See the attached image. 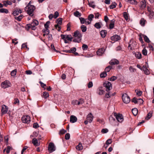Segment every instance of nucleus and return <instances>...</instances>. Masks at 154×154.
Wrapping results in <instances>:
<instances>
[{"instance_id":"f257e3e1","label":"nucleus","mask_w":154,"mask_h":154,"mask_svg":"<svg viewBox=\"0 0 154 154\" xmlns=\"http://www.w3.org/2000/svg\"><path fill=\"white\" fill-rule=\"evenodd\" d=\"M31 1H30L25 8L24 10L29 15L32 17L34 15V11L35 8L34 5H31Z\"/></svg>"},{"instance_id":"f03ea898","label":"nucleus","mask_w":154,"mask_h":154,"mask_svg":"<svg viewBox=\"0 0 154 154\" xmlns=\"http://www.w3.org/2000/svg\"><path fill=\"white\" fill-rule=\"evenodd\" d=\"M73 36L74 37L73 42L79 43L81 42L82 35L79 31L76 30Z\"/></svg>"},{"instance_id":"7ed1b4c3","label":"nucleus","mask_w":154,"mask_h":154,"mask_svg":"<svg viewBox=\"0 0 154 154\" xmlns=\"http://www.w3.org/2000/svg\"><path fill=\"white\" fill-rule=\"evenodd\" d=\"M103 86L106 88V90L108 92L112 88V85L111 83L108 81H106L104 82Z\"/></svg>"},{"instance_id":"20e7f679","label":"nucleus","mask_w":154,"mask_h":154,"mask_svg":"<svg viewBox=\"0 0 154 154\" xmlns=\"http://www.w3.org/2000/svg\"><path fill=\"white\" fill-rule=\"evenodd\" d=\"M122 100L123 102L125 103H128L130 101V98L128 95L125 93L122 96Z\"/></svg>"},{"instance_id":"39448f33","label":"nucleus","mask_w":154,"mask_h":154,"mask_svg":"<svg viewBox=\"0 0 154 154\" xmlns=\"http://www.w3.org/2000/svg\"><path fill=\"white\" fill-rule=\"evenodd\" d=\"M48 150L50 153H51L55 150V146L53 143L50 142L49 143Z\"/></svg>"},{"instance_id":"423d86ee","label":"nucleus","mask_w":154,"mask_h":154,"mask_svg":"<svg viewBox=\"0 0 154 154\" xmlns=\"http://www.w3.org/2000/svg\"><path fill=\"white\" fill-rule=\"evenodd\" d=\"M114 115L116 118L117 121L120 122H122L124 120V119L122 115V114H118L116 113H114Z\"/></svg>"},{"instance_id":"0eeeda50","label":"nucleus","mask_w":154,"mask_h":154,"mask_svg":"<svg viewBox=\"0 0 154 154\" xmlns=\"http://www.w3.org/2000/svg\"><path fill=\"white\" fill-rule=\"evenodd\" d=\"M21 120L23 122L28 124L30 121V118L28 115L23 116L22 117Z\"/></svg>"},{"instance_id":"6e6552de","label":"nucleus","mask_w":154,"mask_h":154,"mask_svg":"<svg viewBox=\"0 0 154 154\" xmlns=\"http://www.w3.org/2000/svg\"><path fill=\"white\" fill-rule=\"evenodd\" d=\"M137 45V43L135 42H131V41L130 42L128 48L131 50H133L136 47Z\"/></svg>"},{"instance_id":"1a4fd4ad","label":"nucleus","mask_w":154,"mask_h":154,"mask_svg":"<svg viewBox=\"0 0 154 154\" xmlns=\"http://www.w3.org/2000/svg\"><path fill=\"white\" fill-rule=\"evenodd\" d=\"M10 83L8 81H5L1 84V86L4 88H5L10 87Z\"/></svg>"},{"instance_id":"9d476101","label":"nucleus","mask_w":154,"mask_h":154,"mask_svg":"<svg viewBox=\"0 0 154 154\" xmlns=\"http://www.w3.org/2000/svg\"><path fill=\"white\" fill-rule=\"evenodd\" d=\"M111 39L114 41H117L121 39V38L120 36L117 35H115L110 38Z\"/></svg>"},{"instance_id":"9b49d317","label":"nucleus","mask_w":154,"mask_h":154,"mask_svg":"<svg viewBox=\"0 0 154 154\" xmlns=\"http://www.w3.org/2000/svg\"><path fill=\"white\" fill-rule=\"evenodd\" d=\"M8 111V107L5 105L2 106L1 112L3 114H6Z\"/></svg>"},{"instance_id":"f8f14e48","label":"nucleus","mask_w":154,"mask_h":154,"mask_svg":"<svg viewBox=\"0 0 154 154\" xmlns=\"http://www.w3.org/2000/svg\"><path fill=\"white\" fill-rule=\"evenodd\" d=\"M119 63V61L116 59H112L109 62V63L111 65H117Z\"/></svg>"},{"instance_id":"ddd939ff","label":"nucleus","mask_w":154,"mask_h":154,"mask_svg":"<svg viewBox=\"0 0 154 154\" xmlns=\"http://www.w3.org/2000/svg\"><path fill=\"white\" fill-rule=\"evenodd\" d=\"M22 13V10L20 9L16 8L13 12L12 13L14 16L18 15L19 13L20 14Z\"/></svg>"},{"instance_id":"4468645a","label":"nucleus","mask_w":154,"mask_h":154,"mask_svg":"<svg viewBox=\"0 0 154 154\" xmlns=\"http://www.w3.org/2000/svg\"><path fill=\"white\" fill-rule=\"evenodd\" d=\"M93 119V116L91 113H90L87 116V119L89 122L91 123Z\"/></svg>"},{"instance_id":"2eb2a0df","label":"nucleus","mask_w":154,"mask_h":154,"mask_svg":"<svg viewBox=\"0 0 154 154\" xmlns=\"http://www.w3.org/2000/svg\"><path fill=\"white\" fill-rule=\"evenodd\" d=\"M105 50L103 48L98 49L97 52V54L99 56H101L105 52Z\"/></svg>"},{"instance_id":"dca6fc26","label":"nucleus","mask_w":154,"mask_h":154,"mask_svg":"<svg viewBox=\"0 0 154 154\" xmlns=\"http://www.w3.org/2000/svg\"><path fill=\"white\" fill-rule=\"evenodd\" d=\"M77 120V119L76 116L74 115H72L70 116V122L71 123H75L76 122Z\"/></svg>"},{"instance_id":"f3484780","label":"nucleus","mask_w":154,"mask_h":154,"mask_svg":"<svg viewBox=\"0 0 154 154\" xmlns=\"http://www.w3.org/2000/svg\"><path fill=\"white\" fill-rule=\"evenodd\" d=\"M140 8L141 10H143L146 6V3L145 1H142L140 2Z\"/></svg>"},{"instance_id":"a211bd4d","label":"nucleus","mask_w":154,"mask_h":154,"mask_svg":"<svg viewBox=\"0 0 154 154\" xmlns=\"http://www.w3.org/2000/svg\"><path fill=\"white\" fill-rule=\"evenodd\" d=\"M142 70L144 71L145 74L146 75H148L150 73L149 71L147 68L146 66L144 65L143 66Z\"/></svg>"},{"instance_id":"6ab92c4d","label":"nucleus","mask_w":154,"mask_h":154,"mask_svg":"<svg viewBox=\"0 0 154 154\" xmlns=\"http://www.w3.org/2000/svg\"><path fill=\"white\" fill-rule=\"evenodd\" d=\"M115 20L114 19H112L111 20V23L109 24V29H112L114 26Z\"/></svg>"},{"instance_id":"aec40b11","label":"nucleus","mask_w":154,"mask_h":154,"mask_svg":"<svg viewBox=\"0 0 154 154\" xmlns=\"http://www.w3.org/2000/svg\"><path fill=\"white\" fill-rule=\"evenodd\" d=\"M32 143L35 146H38L40 145V143H38L37 139L35 138H33L32 139Z\"/></svg>"},{"instance_id":"412c9836","label":"nucleus","mask_w":154,"mask_h":154,"mask_svg":"<svg viewBox=\"0 0 154 154\" xmlns=\"http://www.w3.org/2000/svg\"><path fill=\"white\" fill-rule=\"evenodd\" d=\"M107 34V31L106 30H102L100 32V34L103 38L105 37Z\"/></svg>"},{"instance_id":"4be33fe9","label":"nucleus","mask_w":154,"mask_h":154,"mask_svg":"<svg viewBox=\"0 0 154 154\" xmlns=\"http://www.w3.org/2000/svg\"><path fill=\"white\" fill-rule=\"evenodd\" d=\"M43 97L45 99H46L49 96V94L48 92H44L43 93V94L42 95Z\"/></svg>"},{"instance_id":"5701e85b","label":"nucleus","mask_w":154,"mask_h":154,"mask_svg":"<svg viewBox=\"0 0 154 154\" xmlns=\"http://www.w3.org/2000/svg\"><path fill=\"white\" fill-rule=\"evenodd\" d=\"M43 32L44 33L43 34V36H45V35H48L49 33V30L48 29H43L42 30Z\"/></svg>"},{"instance_id":"b1692460","label":"nucleus","mask_w":154,"mask_h":154,"mask_svg":"<svg viewBox=\"0 0 154 154\" xmlns=\"http://www.w3.org/2000/svg\"><path fill=\"white\" fill-rule=\"evenodd\" d=\"M101 22L96 23L94 25V26L97 29H100L101 28Z\"/></svg>"},{"instance_id":"393cba45","label":"nucleus","mask_w":154,"mask_h":154,"mask_svg":"<svg viewBox=\"0 0 154 154\" xmlns=\"http://www.w3.org/2000/svg\"><path fill=\"white\" fill-rule=\"evenodd\" d=\"M146 21V20L143 18H142L140 21V23L142 26H144L145 25Z\"/></svg>"},{"instance_id":"a878e982","label":"nucleus","mask_w":154,"mask_h":154,"mask_svg":"<svg viewBox=\"0 0 154 154\" xmlns=\"http://www.w3.org/2000/svg\"><path fill=\"white\" fill-rule=\"evenodd\" d=\"M116 94V92L114 93L113 94H110L109 93H107L105 95L106 98H110L111 96H114Z\"/></svg>"},{"instance_id":"bb28decb","label":"nucleus","mask_w":154,"mask_h":154,"mask_svg":"<svg viewBox=\"0 0 154 154\" xmlns=\"http://www.w3.org/2000/svg\"><path fill=\"white\" fill-rule=\"evenodd\" d=\"M23 15L22 14H21L18 17H15V20H16L17 21H20L21 20V19L23 17Z\"/></svg>"},{"instance_id":"cd10ccee","label":"nucleus","mask_w":154,"mask_h":154,"mask_svg":"<svg viewBox=\"0 0 154 154\" xmlns=\"http://www.w3.org/2000/svg\"><path fill=\"white\" fill-rule=\"evenodd\" d=\"M76 149L78 150H82L83 148L82 144L81 143H79V144L76 146Z\"/></svg>"},{"instance_id":"c85d7f7f","label":"nucleus","mask_w":154,"mask_h":154,"mask_svg":"<svg viewBox=\"0 0 154 154\" xmlns=\"http://www.w3.org/2000/svg\"><path fill=\"white\" fill-rule=\"evenodd\" d=\"M132 112L134 116H136L138 113V110L136 108H134L132 109Z\"/></svg>"},{"instance_id":"c756f323","label":"nucleus","mask_w":154,"mask_h":154,"mask_svg":"<svg viewBox=\"0 0 154 154\" xmlns=\"http://www.w3.org/2000/svg\"><path fill=\"white\" fill-rule=\"evenodd\" d=\"M71 103L73 105H79L81 103L80 101L77 100H73L72 101Z\"/></svg>"},{"instance_id":"7c9ffc66","label":"nucleus","mask_w":154,"mask_h":154,"mask_svg":"<svg viewBox=\"0 0 154 154\" xmlns=\"http://www.w3.org/2000/svg\"><path fill=\"white\" fill-rule=\"evenodd\" d=\"M141 54L140 53L137 52L135 53V56L138 59H141Z\"/></svg>"},{"instance_id":"2f4dec72","label":"nucleus","mask_w":154,"mask_h":154,"mask_svg":"<svg viewBox=\"0 0 154 154\" xmlns=\"http://www.w3.org/2000/svg\"><path fill=\"white\" fill-rule=\"evenodd\" d=\"M152 111H150L147 114L146 116V117L145 119L146 120H148L149 119L151 118L152 116Z\"/></svg>"},{"instance_id":"473e14b6","label":"nucleus","mask_w":154,"mask_h":154,"mask_svg":"<svg viewBox=\"0 0 154 154\" xmlns=\"http://www.w3.org/2000/svg\"><path fill=\"white\" fill-rule=\"evenodd\" d=\"M0 13H5L6 14H7L8 13V11L7 9H6L3 8H1L0 9Z\"/></svg>"},{"instance_id":"72a5a7b5","label":"nucleus","mask_w":154,"mask_h":154,"mask_svg":"<svg viewBox=\"0 0 154 154\" xmlns=\"http://www.w3.org/2000/svg\"><path fill=\"white\" fill-rule=\"evenodd\" d=\"M99 91L98 92V94L102 95L103 94L104 92V91L102 89V87L99 88H98Z\"/></svg>"},{"instance_id":"f704fd0d","label":"nucleus","mask_w":154,"mask_h":154,"mask_svg":"<svg viewBox=\"0 0 154 154\" xmlns=\"http://www.w3.org/2000/svg\"><path fill=\"white\" fill-rule=\"evenodd\" d=\"M74 15L76 17H79L81 16V14L79 13L78 11H76L74 13Z\"/></svg>"},{"instance_id":"c9c22d12","label":"nucleus","mask_w":154,"mask_h":154,"mask_svg":"<svg viewBox=\"0 0 154 154\" xmlns=\"http://www.w3.org/2000/svg\"><path fill=\"white\" fill-rule=\"evenodd\" d=\"M31 24L33 25L37 26L38 24V22L37 20L33 19Z\"/></svg>"},{"instance_id":"e433bc0d","label":"nucleus","mask_w":154,"mask_h":154,"mask_svg":"<svg viewBox=\"0 0 154 154\" xmlns=\"http://www.w3.org/2000/svg\"><path fill=\"white\" fill-rule=\"evenodd\" d=\"M80 28L82 32H85L86 31L87 27L85 26L84 25H82Z\"/></svg>"},{"instance_id":"4c0bfd02","label":"nucleus","mask_w":154,"mask_h":154,"mask_svg":"<svg viewBox=\"0 0 154 154\" xmlns=\"http://www.w3.org/2000/svg\"><path fill=\"white\" fill-rule=\"evenodd\" d=\"M112 67L111 66H109L106 68L105 69V72H109L110 70L112 69Z\"/></svg>"},{"instance_id":"58836bf2","label":"nucleus","mask_w":154,"mask_h":154,"mask_svg":"<svg viewBox=\"0 0 154 154\" xmlns=\"http://www.w3.org/2000/svg\"><path fill=\"white\" fill-rule=\"evenodd\" d=\"M94 16L92 14H91L89 15L88 16V18H87L88 20L91 22L92 20V19L94 17Z\"/></svg>"},{"instance_id":"ea45409f","label":"nucleus","mask_w":154,"mask_h":154,"mask_svg":"<svg viewBox=\"0 0 154 154\" xmlns=\"http://www.w3.org/2000/svg\"><path fill=\"white\" fill-rule=\"evenodd\" d=\"M143 36L145 41L148 43H149L150 41L147 36L145 35H143Z\"/></svg>"},{"instance_id":"a19ab883","label":"nucleus","mask_w":154,"mask_h":154,"mask_svg":"<svg viewBox=\"0 0 154 154\" xmlns=\"http://www.w3.org/2000/svg\"><path fill=\"white\" fill-rule=\"evenodd\" d=\"M123 16L126 20H128V14L127 12H124L123 14Z\"/></svg>"},{"instance_id":"79ce46f5","label":"nucleus","mask_w":154,"mask_h":154,"mask_svg":"<svg viewBox=\"0 0 154 154\" xmlns=\"http://www.w3.org/2000/svg\"><path fill=\"white\" fill-rule=\"evenodd\" d=\"M76 51V49L75 47H72L69 50V53H73Z\"/></svg>"},{"instance_id":"37998d69","label":"nucleus","mask_w":154,"mask_h":154,"mask_svg":"<svg viewBox=\"0 0 154 154\" xmlns=\"http://www.w3.org/2000/svg\"><path fill=\"white\" fill-rule=\"evenodd\" d=\"M66 130L64 129H61L59 132V134L60 135L63 134L66 132Z\"/></svg>"},{"instance_id":"c03bdc74","label":"nucleus","mask_w":154,"mask_h":154,"mask_svg":"<svg viewBox=\"0 0 154 154\" xmlns=\"http://www.w3.org/2000/svg\"><path fill=\"white\" fill-rule=\"evenodd\" d=\"M39 83L40 84L41 86L43 88L44 90H45L46 89V87L47 86H46V84L43 83L41 81H40L39 82Z\"/></svg>"},{"instance_id":"a18cd8bd","label":"nucleus","mask_w":154,"mask_h":154,"mask_svg":"<svg viewBox=\"0 0 154 154\" xmlns=\"http://www.w3.org/2000/svg\"><path fill=\"white\" fill-rule=\"evenodd\" d=\"M66 38L68 41H71L73 39L72 37L70 35H66Z\"/></svg>"},{"instance_id":"49530a36","label":"nucleus","mask_w":154,"mask_h":154,"mask_svg":"<svg viewBox=\"0 0 154 154\" xmlns=\"http://www.w3.org/2000/svg\"><path fill=\"white\" fill-rule=\"evenodd\" d=\"M107 75V73L105 71L101 73L100 75V76L101 78H104Z\"/></svg>"},{"instance_id":"de8ad7c7","label":"nucleus","mask_w":154,"mask_h":154,"mask_svg":"<svg viewBox=\"0 0 154 154\" xmlns=\"http://www.w3.org/2000/svg\"><path fill=\"white\" fill-rule=\"evenodd\" d=\"M62 18H59L57 20V23L58 25H61L62 23Z\"/></svg>"},{"instance_id":"09e8293b","label":"nucleus","mask_w":154,"mask_h":154,"mask_svg":"<svg viewBox=\"0 0 154 154\" xmlns=\"http://www.w3.org/2000/svg\"><path fill=\"white\" fill-rule=\"evenodd\" d=\"M17 72V70L15 69L12 70L11 72V76L13 77L15 76Z\"/></svg>"},{"instance_id":"8fccbe9b","label":"nucleus","mask_w":154,"mask_h":154,"mask_svg":"<svg viewBox=\"0 0 154 154\" xmlns=\"http://www.w3.org/2000/svg\"><path fill=\"white\" fill-rule=\"evenodd\" d=\"M116 5L117 4L116 2H114L113 4L109 6V8L110 9H112L116 7Z\"/></svg>"},{"instance_id":"3c124183","label":"nucleus","mask_w":154,"mask_h":154,"mask_svg":"<svg viewBox=\"0 0 154 154\" xmlns=\"http://www.w3.org/2000/svg\"><path fill=\"white\" fill-rule=\"evenodd\" d=\"M130 3L132 4L137 5V2L135 0H130L129 1Z\"/></svg>"},{"instance_id":"603ef678","label":"nucleus","mask_w":154,"mask_h":154,"mask_svg":"<svg viewBox=\"0 0 154 154\" xmlns=\"http://www.w3.org/2000/svg\"><path fill=\"white\" fill-rule=\"evenodd\" d=\"M54 27H55V28L56 29H57V30L58 31H60L61 30V26H59V25H58V24L55 25H54Z\"/></svg>"},{"instance_id":"864d4df0","label":"nucleus","mask_w":154,"mask_h":154,"mask_svg":"<svg viewBox=\"0 0 154 154\" xmlns=\"http://www.w3.org/2000/svg\"><path fill=\"white\" fill-rule=\"evenodd\" d=\"M117 79V77L114 76H113L111 78L109 79L108 80L110 81H113L116 80Z\"/></svg>"},{"instance_id":"5fc2aeb1","label":"nucleus","mask_w":154,"mask_h":154,"mask_svg":"<svg viewBox=\"0 0 154 154\" xmlns=\"http://www.w3.org/2000/svg\"><path fill=\"white\" fill-rule=\"evenodd\" d=\"M50 23V22L49 21H48L46 22V23H45L44 25L45 29H48Z\"/></svg>"},{"instance_id":"6e6d98bb","label":"nucleus","mask_w":154,"mask_h":154,"mask_svg":"<svg viewBox=\"0 0 154 154\" xmlns=\"http://www.w3.org/2000/svg\"><path fill=\"white\" fill-rule=\"evenodd\" d=\"M131 101L135 104H137L138 103V99H137L136 97H134L132 99Z\"/></svg>"},{"instance_id":"4d7b16f0","label":"nucleus","mask_w":154,"mask_h":154,"mask_svg":"<svg viewBox=\"0 0 154 154\" xmlns=\"http://www.w3.org/2000/svg\"><path fill=\"white\" fill-rule=\"evenodd\" d=\"M82 48L83 50H87L88 48V46L86 44H83L82 45Z\"/></svg>"},{"instance_id":"13d9d810","label":"nucleus","mask_w":154,"mask_h":154,"mask_svg":"<svg viewBox=\"0 0 154 154\" xmlns=\"http://www.w3.org/2000/svg\"><path fill=\"white\" fill-rule=\"evenodd\" d=\"M142 54L145 55H146L147 54V51L146 50V49L145 48H144L143 49L142 51Z\"/></svg>"},{"instance_id":"bf43d9fd","label":"nucleus","mask_w":154,"mask_h":154,"mask_svg":"<svg viewBox=\"0 0 154 154\" xmlns=\"http://www.w3.org/2000/svg\"><path fill=\"white\" fill-rule=\"evenodd\" d=\"M88 5L90 7H91L93 8H94L95 7V5L93 4V2L89 3Z\"/></svg>"},{"instance_id":"052dcab7","label":"nucleus","mask_w":154,"mask_h":154,"mask_svg":"<svg viewBox=\"0 0 154 154\" xmlns=\"http://www.w3.org/2000/svg\"><path fill=\"white\" fill-rule=\"evenodd\" d=\"M79 19L81 23L82 24H83L85 23V19L83 17L79 18Z\"/></svg>"},{"instance_id":"680f3d73","label":"nucleus","mask_w":154,"mask_h":154,"mask_svg":"<svg viewBox=\"0 0 154 154\" xmlns=\"http://www.w3.org/2000/svg\"><path fill=\"white\" fill-rule=\"evenodd\" d=\"M11 147L10 146H8L7 147L6 150V152L7 153H8L10 151L11 149Z\"/></svg>"},{"instance_id":"e2e57ef3","label":"nucleus","mask_w":154,"mask_h":154,"mask_svg":"<svg viewBox=\"0 0 154 154\" xmlns=\"http://www.w3.org/2000/svg\"><path fill=\"white\" fill-rule=\"evenodd\" d=\"M70 137V135L69 133L66 134L65 136V139L66 140H69Z\"/></svg>"},{"instance_id":"0e129e2a","label":"nucleus","mask_w":154,"mask_h":154,"mask_svg":"<svg viewBox=\"0 0 154 154\" xmlns=\"http://www.w3.org/2000/svg\"><path fill=\"white\" fill-rule=\"evenodd\" d=\"M108 131V130L107 128H103L101 130V132L103 133H106Z\"/></svg>"},{"instance_id":"69168bd1","label":"nucleus","mask_w":154,"mask_h":154,"mask_svg":"<svg viewBox=\"0 0 154 154\" xmlns=\"http://www.w3.org/2000/svg\"><path fill=\"white\" fill-rule=\"evenodd\" d=\"M59 13L57 11H56L55 12L54 16V18L55 19L57 17H58L59 16Z\"/></svg>"},{"instance_id":"338daca9","label":"nucleus","mask_w":154,"mask_h":154,"mask_svg":"<svg viewBox=\"0 0 154 154\" xmlns=\"http://www.w3.org/2000/svg\"><path fill=\"white\" fill-rule=\"evenodd\" d=\"M93 83L92 82H90L88 84V88L92 87L93 86Z\"/></svg>"},{"instance_id":"774afa93","label":"nucleus","mask_w":154,"mask_h":154,"mask_svg":"<svg viewBox=\"0 0 154 154\" xmlns=\"http://www.w3.org/2000/svg\"><path fill=\"white\" fill-rule=\"evenodd\" d=\"M112 142V140L111 139H109L106 141V144L108 145L111 144Z\"/></svg>"}]
</instances>
